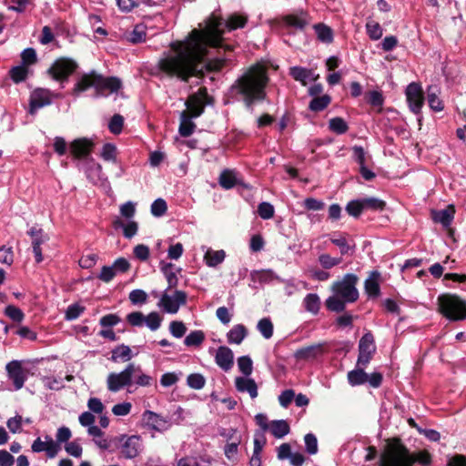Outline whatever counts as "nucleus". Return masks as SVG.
<instances>
[{
  "mask_svg": "<svg viewBox=\"0 0 466 466\" xmlns=\"http://www.w3.org/2000/svg\"><path fill=\"white\" fill-rule=\"evenodd\" d=\"M366 31L369 35V37L371 40H379L383 34V30L380 26V25L374 21V20H369L366 23Z\"/></svg>",
  "mask_w": 466,
  "mask_h": 466,
  "instance_id": "a18cd8bd",
  "label": "nucleus"
},
{
  "mask_svg": "<svg viewBox=\"0 0 466 466\" xmlns=\"http://www.w3.org/2000/svg\"><path fill=\"white\" fill-rule=\"evenodd\" d=\"M79 67L77 62L73 58L61 56L54 61L47 69V75L55 81L61 84L67 82Z\"/></svg>",
  "mask_w": 466,
  "mask_h": 466,
  "instance_id": "423d86ee",
  "label": "nucleus"
},
{
  "mask_svg": "<svg viewBox=\"0 0 466 466\" xmlns=\"http://www.w3.org/2000/svg\"><path fill=\"white\" fill-rule=\"evenodd\" d=\"M142 419L147 426L157 431H165L169 426L167 419L151 410H146L142 415Z\"/></svg>",
  "mask_w": 466,
  "mask_h": 466,
  "instance_id": "6ab92c4d",
  "label": "nucleus"
},
{
  "mask_svg": "<svg viewBox=\"0 0 466 466\" xmlns=\"http://www.w3.org/2000/svg\"><path fill=\"white\" fill-rule=\"evenodd\" d=\"M380 273L372 271L370 277L365 280L364 289L369 297L377 298L380 294V288L379 284Z\"/></svg>",
  "mask_w": 466,
  "mask_h": 466,
  "instance_id": "a878e982",
  "label": "nucleus"
},
{
  "mask_svg": "<svg viewBox=\"0 0 466 466\" xmlns=\"http://www.w3.org/2000/svg\"><path fill=\"white\" fill-rule=\"evenodd\" d=\"M358 281L359 278L355 274L348 273L341 280L335 281L331 289L335 295L353 303L359 299V291L356 288Z\"/></svg>",
  "mask_w": 466,
  "mask_h": 466,
  "instance_id": "0eeeda50",
  "label": "nucleus"
},
{
  "mask_svg": "<svg viewBox=\"0 0 466 466\" xmlns=\"http://www.w3.org/2000/svg\"><path fill=\"white\" fill-rule=\"evenodd\" d=\"M101 157L106 161H116V147L111 143H106L103 146Z\"/></svg>",
  "mask_w": 466,
  "mask_h": 466,
  "instance_id": "338daca9",
  "label": "nucleus"
},
{
  "mask_svg": "<svg viewBox=\"0 0 466 466\" xmlns=\"http://www.w3.org/2000/svg\"><path fill=\"white\" fill-rule=\"evenodd\" d=\"M238 366L239 370L245 375L249 376L253 370V362L250 357L241 356L238 359Z\"/></svg>",
  "mask_w": 466,
  "mask_h": 466,
  "instance_id": "13d9d810",
  "label": "nucleus"
},
{
  "mask_svg": "<svg viewBox=\"0 0 466 466\" xmlns=\"http://www.w3.org/2000/svg\"><path fill=\"white\" fill-rule=\"evenodd\" d=\"M305 446H306V451L310 454L314 455L318 452V440L317 437L313 433H308L304 437Z\"/></svg>",
  "mask_w": 466,
  "mask_h": 466,
  "instance_id": "052dcab7",
  "label": "nucleus"
},
{
  "mask_svg": "<svg viewBox=\"0 0 466 466\" xmlns=\"http://www.w3.org/2000/svg\"><path fill=\"white\" fill-rule=\"evenodd\" d=\"M365 368L357 367L348 372V381L351 386H359L367 382L368 374L364 370Z\"/></svg>",
  "mask_w": 466,
  "mask_h": 466,
  "instance_id": "473e14b6",
  "label": "nucleus"
},
{
  "mask_svg": "<svg viewBox=\"0 0 466 466\" xmlns=\"http://www.w3.org/2000/svg\"><path fill=\"white\" fill-rule=\"evenodd\" d=\"M406 97L410 109L419 114L424 104L423 91L420 84L412 82L406 88Z\"/></svg>",
  "mask_w": 466,
  "mask_h": 466,
  "instance_id": "ddd939ff",
  "label": "nucleus"
},
{
  "mask_svg": "<svg viewBox=\"0 0 466 466\" xmlns=\"http://www.w3.org/2000/svg\"><path fill=\"white\" fill-rule=\"evenodd\" d=\"M111 354L110 360L113 362H118L119 360L126 362L130 360L133 357L130 348L125 344L116 346L112 350Z\"/></svg>",
  "mask_w": 466,
  "mask_h": 466,
  "instance_id": "7c9ffc66",
  "label": "nucleus"
},
{
  "mask_svg": "<svg viewBox=\"0 0 466 466\" xmlns=\"http://www.w3.org/2000/svg\"><path fill=\"white\" fill-rule=\"evenodd\" d=\"M47 240L48 237L35 238L32 240V248L36 263H41L44 259L42 255L41 245L46 242Z\"/></svg>",
  "mask_w": 466,
  "mask_h": 466,
  "instance_id": "e2e57ef3",
  "label": "nucleus"
},
{
  "mask_svg": "<svg viewBox=\"0 0 466 466\" xmlns=\"http://www.w3.org/2000/svg\"><path fill=\"white\" fill-rule=\"evenodd\" d=\"M224 20L214 14L205 21L204 28H194L184 40H177L169 45L173 54L157 62V69L164 76L187 83L191 77L203 78V68L199 66L208 56V48H224L233 51L234 46L224 45Z\"/></svg>",
  "mask_w": 466,
  "mask_h": 466,
  "instance_id": "f257e3e1",
  "label": "nucleus"
},
{
  "mask_svg": "<svg viewBox=\"0 0 466 466\" xmlns=\"http://www.w3.org/2000/svg\"><path fill=\"white\" fill-rule=\"evenodd\" d=\"M188 114L186 112L180 113V123L178 127V133L183 137H188L191 136L196 128V124L192 121V118L190 116H187Z\"/></svg>",
  "mask_w": 466,
  "mask_h": 466,
  "instance_id": "c85d7f7f",
  "label": "nucleus"
},
{
  "mask_svg": "<svg viewBox=\"0 0 466 466\" xmlns=\"http://www.w3.org/2000/svg\"><path fill=\"white\" fill-rule=\"evenodd\" d=\"M313 28L319 41L324 44H331L333 42L334 33L331 27L323 23H318L313 25Z\"/></svg>",
  "mask_w": 466,
  "mask_h": 466,
  "instance_id": "c756f323",
  "label": "nucleus"
},
{
  "mask_svg": "<svg viewBox=\"0 0 466 466\" xmlns=\"http://www.w3.org/2000/svg\"><path fill=\"white\" fill-rule=\"evenodd\" d=\"M173 268L172 263H167L162 267V271L166 276L168 287L167 289H172L174 288H177L178 284V279L175 272H173L171 269Z\"/></svg>",
  "mask_w": 466,
  "mask_h": 466,
  "instance_id": "09e8293b",
  "label": "nucleus"
},
{
  "mask_svg": "<svg viewBox=\"0 0 466 466\" xmlns=\"http://www.w3.org/2000/svg\"><path fill=\"white\" fill-rule=\"evenodd\" d=\"M169 330L175 338H182L186 331L187 327L182 321L173 320L169 324Z\"/></svg>",
  "mask_w": 466,
  "mask_h": 466,
  "instance_id": "774afa93",
  "label": "nucleus"
},
{
  "mask_svg": "<svg viewBox=\"0 0 466 466\" xmlns=\"http://www.w3.org/2000/svg\"><path fill=\"white\" fill-rule=\"evenodd\" d=\"M226 66V59L224 58H212L207 59L199 66L200 68H203V73L205 71L209 73H217L219 72Z\"/></svg>",
  "mask_w": 466,
  "mask_h": 466,
  "instance_id": "f704fd0d",
  "label": "nucleus"
},
{
  "mask_svg": "<svg viewBox=\"0 0 466 466\" xmlns=\"http://www.w3.org/2000/svg\"><path fill=\"white\" fill-rule=\"evenodd\" d=\"M269 430L271 434L278 439L283 438L290 431L289 423L284 420H272Z\"/></svg>",
  "mask_w": 466,
  "mask_h": 466,
  "instance_id": "72a5a7b5",
  "label": "nucleus"
},
{
  "mask_svg": "<svg viewBox=\"0 0 466 466\" xmlns=\"http://www.w3.org/2000/svg\"><path fill=\"white\" fill-rule=\"evenodd\" d=\"M205 339V333L202 330L191 331L184 339V343L187 347H198Z\"/></svg>",
  "mask_w": 466,
  "mask_h": 466,
  "instance_id": "37998d69",
  "label": "nucleus"
},
{
  "mask_svg": "<svg viewBox=\"0 0 466 466\" xmlns=\"http://www.w3.org/2000/svg\"><path fill=\"white\" fill-rule=\"evenodd\" d=\"M363 210L370 209L372 211H382L385 209L387 204L384 200L377 198H361Z\"/></svg>",
  "mask_w": 466,
  "mask_h": 466,
  "instance_id": "a19ab883",
  "label": "nucleus"
},
{
  "mask_svg": "<svg viewBox=\"0 0 466 466\" xmlns=\"http://www.w3.org/2000/svg\"><path fill=\"white\" fill-rule=\"evenodd\" d=\"M437 86H429L427 89V100L429 106L434 111H441L444 107L443 102L438 97Z\"/></svg>",
  "mask_w": 466,
  "mask_h": 466,
  "instance_id": "c9c22d12",
  "label": "nucleus"
},
{
  "mask_svg": "<svg viewBox=\"0 0 466 466\" xmlns=\"http://www.w3.org/2000/svg\"><path fill=\"white\" fill-rule=\"evenodd\" d=\"M345 209L350 216L355 218H359L363 212V205L361 199H354L348 202Z\"/></svg>",
  "mask_w": 466,
  "mask_h": 466,
  "instance_id": "603ef678",
  "label": "nucleus"
},
{
  "mask_svg": "<svg viewBox=\"0 0 466 466\" xmlns=\"http://www.w3.org/2000/svg\"><path fill=\"white\" fill-rule=\"evenodd\" d=\"M215 360L217 365L223 370H229L234 364V355L232 350L226 346L218 347Z\"/></svg>",
  "mask_w": 466,
  "mask_h": 466,
  "instance_id": "aec40b11",
  "label": "nucleus"
},
{
  "mask_svg": "<svg viewBox=\"0 0 466 466\" xmlns=\"http://www.w3.org/2000/svg\"><path fill=\"white\" fill-rule=\"evenodd\" d=\"M226 253L224 250H208L204 256V259L206 261V264L208 267L215 268L220 263L223 262L225 259Z\"/></svg>",
  "mask_w": 466,
  "mask_h": 466,
  "instance_id": "4c0bfd02",
  "label": "nucleus"
},
{
  "mask_svg": "<svg viewBox=\"0 0 466 466\" xmlns=\"http://www.w3.org/2000/svg\"><path fill=\"white\" fill-rule=\"evenodd\" d=\"M124 126V117L119 115H114L108 124V129L112 134L118 135L122 132Z\"/></svg>",
  "mask_w": 466,
  "mask_h": 466,
  "instance_id": "5fc2aeb1",
  "label": "nucleus"
},
{
  "mask_svg": "<svg viewBox=\"0 0 466 466\" xmlns=\"http://www.w3.org/2000/svg\"><path fill=\"white\" fill-rule=\"evenodd\" d=\"M281 20L285 27H291L299 31H303L309 25L307 15L305 13H301L300 15H284Z\"/></svg>",
  "mask_w": 466,
  "mask_h": 466,
  "instance_id": "4be33fe9",
  "label": "nucleus"
},
{
  "mask_svg": "<svg viewBox=\"0 0 466 466\" xmlns=\"http://www.w3.org/2000/svg\"><path fill=\"white\" fill-rule=\"evenodd\" d=\"M187 294L183 290H175L174 295L168 296L163 294L159 305L163 307L164 310L170 314H175L178 311L180 306L187 304Z\"/></svg>",
  "mask_w": 466,
  "mask_h": 466,
  "instance_id": "f8f14e48",
  "label": "nucleus"
},
{
  "mask_svg": "<svg viewBox=\"0 0 466 466\" xmlns=\"http://www.w3.org/2000/svg\"><path fill=\"white\" fill-rule=\"evenodd\" d=\"M416 462L429 466L432 462V456L427 450L411 453L399 437L387 441L386 448L380 455V466H413Z\"/></svg>",
  "mask_w": 466,
  "mask_h": 466,
  "instance_id": "7ed1b4c3",
  "label": "nucleus"
},
{
  "mask_svg": "<svg viewBox=\"0 0 466 466\" xmlns=\"http://www.w3.org/2000/svg\"><path fill=\"white\" fill-rule=\"evenodd\" d=\"M248 17L245 14L233 13L229 15L224 22L225 30L233 31L238 28H244L248 23Z\"/></svg>",
  "mask_w": 466,
  "mask_h": 466,
  "instance_id": "b1692460",
  "label": "nucleus"
},
{
  "mask_svg": "<svg viewBox=\"0 0 466 466\" xmlns=\"http://www.w3.org/2000/svg\"><path fill=\"white\" fill-rule=\"evenodd\" d=\"M86 308L78 303H74L68 306L65 318L66 320L76 319L84 311Z\"/></svg>",
  "mask_w": 466,
  "mask_h": 466,
  "instance_id": "4d7b16f0",
  "label": "nucleus"
},
{
  "mask_svg": "<svg viewBox=\"0 0 466 466\" xmlns=\"http://www.w3.org/2000/svg\"><path fill=\"white\" fill-rule=\"evenodd\" d=\"M112 227L115 229L123 228V235L127 238H132L138 230L137 222L131 220L127 224H125L122 219L116 217L112 221Z\"/></svg>",
  "mask_w": 466,
  "mask_h": 466,
  "instance_id": "393cba45",
  "label": "nucleus"
},
{
  "mask_svg": "<svg viewBox=\"0 0 466 466\" xmlns=\"http://www.w3.org/2000/svg\"><path fill=\"white\" fill-rule=\"evenodd\" d=\"M319 262L325 269H329L342 262L341 258H332L329 254L323 253L319 256Z\"/></svg>",
  "mask_w": 466,
  "mask_h": 466,
  "instance_id": "864d4df0",
  "label": "nucleus"
},
{
  "mask_svg": "<svg viewBox=\"0 0 466 466\" xmlns=\"http://www.w3.org/2000/svg\"><path fill=\"white\" fill-rule=\"evenodd\" d=\"M206 380L200 373H191L187 378V384L194 390H201L204 388Z\"/></svg>",
  "mask_w": 466,
  "mask_h": 466,
  "instance_id": "8fccbe9b",
  "label": "nucleus"
},
{
  "mask_svg": "<svg viewBox=\"0 0 466 466\" xmlns=\"http://www.w3.org/2000/svg\"><path fill=\"white\" fill-rule=\"evenodd\" d=\"M304 307L307 311L316 315L319 311L320 308V299L319 297L316 293L308 294L304 300Z\"/></svg>",
  "mask_w": 466,
  "mask_h": 466,
  "instance_id": "58836bf2",
  "label": "nucleus"
},
{
  "mask_svg": "<svg viewBox=\"0 0 466 466\" xmlns=\"http://www.w3.org/2000/svg\"><path fill=\"white\" fill-rule=\"evenodd\" d=\"M51 92L48 89L36 88L30 96L29 114L34 115L38 108L52 103Z\"/></svg>",
  "mask_w": 466,
  "mask_h": 466,
  "instance_id": "2eb2a0df",
  "label": "nucleus"
},
{
  "mask_svg": "<svg viewBox=\"0 0 466 466\" xmlns=\"http://www.w3.org/2000/svg\"><path fill=\"white\" fill-rule=\"evenodd\" d=\"M162 322V318L158 312H150L147 317L145 316L144 323L151 329L157 330Z\"/></svg>",
  "mask_w": 466,
  "mask_h": 466,
  "instance_id": "6e6d98bb",
  "label": "nucleus"
},
{
  "mask_svg": "<svg viewBox=\"0 0 466 466\" xmlns=\"http://www.w3.org/2000/svg\"><path fill=\"white\" fill-rule=\"evenodd\" d=\"M141 372L140 366H136L134 363H129L124 370L119 373L112 372L107 376V389L112 392H117L125 387L132 385V379L137 374Z\"/></svg>",
  "mask_w": 466,
  "mask_h": 466,
  "instance_id": "6e6552de",
  "label": "nucleus"
},
{
  "mask_svg": "<svg viewBox=\"0 0 466 466\" xmlns=\"http://www.w3.org/2000/svg\"><path fill=\"white\" fill-rule=\"evenodd\" d=\"M70 153L76 159L85 158L93 150L94 143L88 138H76L70 144Z\"/></svg>",
  "mask_w": 466,
  "mask_h": 466,
  "instance_id": "a211bd4d",
  "label": "nucleus"
},
{
  "mask_svg": "<svg viewBox=\"0 0 466 466\" xmlns=\"http://www.w3.org/2000/svg\"><path fill=\"white\" fill-rule=\"evenodd\" d=\"M455 212L454 205L451 204L444 209L431 210V218L435 223H440L443 228H449V234L451 236L453 234V230L450 228V226L454 219Z\"/></svg>",
  "mask_w": 466,
  "mask_h": 466,
  "instance_id": "dca6fc26",
  "label": "nucleus"
},
{
  "mask_svg": "<svg viewBox=\"0 0 466 466\" xmlns=\"http://www.w3.org/2000/svg\"><path fill=\"white\" fill-rule=\"evenodd\" d=\"M349 303L344 299L335 296L329 297L325 301L326 308L333 312H343L346 309V304Z\"/></svg>",
  "mask_w": 466,
  "mask_h": 466,
  "instance_id": "e433bc0d",
  "label": "nucleus"
},
{
  "mask_svg": "<svg viewBox=\"0 0 466 466\" xmlns=\"http://www.w3.org/2000/svg\"><path fill=\"white\" fill-rule=\"evenodd\" d=\"M9 75L11 79L15 83H21L25 81L28 75V68L23 65L14 66L10 69Z\"/></svg>",
  "mask_w": 466,
  "mask_h": 466,
  "instance_id": "c03bdc74",
  "label": "nucleus"
},
{
  "mask_svg": "<svg viewBox=\"0 0 466 466\" xmlns=\"http://www.w3.org/2000/svg\"><path fill=\"white\" fill-rule=\"evenodd\" d=\"M204 98H208V90L205 86L200 87L198 93H194L187 97L185 103L187 109L182 112L187 113V116H190L193 118L200 116L205 111V103L203 102Z\"/></svg>",
  "mask_w": 466,
  "mask_h": 466,
  "instance_id": "9d476101",
  "label": "nucleus"
},
{
  "mask_svg": "<svg viewBox=\"0 0 466 466\" xmlns=\"http://www.w3.org/2000/svg\"><path fill=\"white\" fill-rule=\"evenodd\" d=\"M21 59H22L23 66H25L26 67L28 66L35 64L37 61L35 50L31 47L25 48L21 53Z\"/></svg>",
  "mask_w": 466,
  "mask_h": 466,
  "instance_id": "680f3d73",
  "label": "nucleus"
},
{
  "mask_svg": "<svg viewBox=\"0 0 466 466\" xmlns=\"http://www.w3.org/2000/svg\"><path fill=\"white\" fill-rule=\"evenodd\" d=\"M122 86L119 78L116 76L105 77L96 71L92 70L89 73L82 74L76 80L71 95L79 96L82 93L90 88H94L97 96H104L106 91L111 93L117 92Z\"/></svg>",
  "mask_w": 466,
  "mask_h": 466,
  "instance_id": "20e7f679",
  "label": "nucleus"
},
{
  "mask_svg": "<svg viewBox=\"0 0 466 466\" xmlns=\"http://www.w3.org/2000/svg\"><path fill=\"white\" fill-rule=\"evenodd\" d=\"M290 76L296 80L306 85V80L310 76V70L300 66H293L290 68Z\"/></svg>",
  "mask_w": 466,
  "mask_h": 466,
  "instance_id": "3c124183",
  "label": "nucleus"
},
{
  "mask_svg": "<svg viewBox=\"0 0 466 466\" xmlns=\"http://www.w3.org/2000/svg\"><path fill=\"white\" fill-rule=\"evenodd\" d=\"M330 242L339 247L342 256L349 254L350 251H351V254L354 252L355 245H350L349 243L345 233H335L333 237L330 238Z\"/></svg>",
  "mask_w": 466,
  "mask_h": 466,
  "instance_id": "cd10ccee",
  "label": "nucleus"
},
{
  "mask_svg": "<svg viewBox=\"0 0 466 466\" xmlns=\"http://www.w3.org/2000/svg\"><path fill=\"white\" fill-rule=\"evenodd\" d=\"M322 354V344H314L298 349L294 353V357L297 360H313Z\"/></svg>",
  "mask_w": 466,
  "mask_h": 466,
  "instance_id": "412c9836",
  "label": "nucleus"
},
{
  "mask_svg": "<svg viewBox=\"0 0 466 466\" xmlns=\"http://www.w3.org/2000/svg\"><path fill=\"white\" fill-rule=\"evenodd\" d=\"M167 210V202L163 198L156 199L151 205V213L155 217L163 216Z\"/></svg>",
  "mask_w": 466,
  "mask_h": 466,
  "instance_id": "69168bd1",
  "label": "nucleus"
},
{
  "mask_svg": "<svg viewBox=\"0 0 466 466\" xmlns=\"http://www.w3.org/2000/svg\"><path fill=\"white\" fill-rule=\"evenodd\" d=\"M219 184L226 189H230L237 184V178L233 171L224 170L219 176Z\"/></svg>",
  "mask_w": 466,
  "mask_h": 466,
  "instance_id": "49530a36",
  "label": "nucleus"
},
{
  "mask_svg": "<svg viewBox=\"0 0 466 466\" xmlns=\"http://www.w3.org/2000/svg\"><path fill=\"white\" fill-rule=\"evenodd\" d=\"M376 351L374 337L371 332L365 333L359 342L357 367L366 368Z\"/></svg>",
  "mask_w": 466,
  "mask_h": 466,
  "instance_id": "1a4fd4ad",
  "label": "nucleus"
},
{
  "mask_svg": "<svg viewBox=\"0 0 466 466\" xmlns=\"http://www.w3.org/2000/svg\"><path fill=\"white\" fill-rule=\"evenodd\" d=\"M257 328L265 339H268L272 337L274 328H273V323L269 318L261 319L258 322Z\"/></svg>",
  "mask_w": 466,
  "mask_h": 466,
  "instance_id": "de8ad7c7",
  "label": "nucleus"
},
{
  "mask_svg": "<svg viewBox=\"0 0 466 466\" xmlns=\"http://www.w3.org/2000/svg\"><path fill=\"white\" fill-rule=\"evenodd\" d=\"M46 441H42L39 437L36 438L31 446L32 451L37 453L46 451L48 458H55L60 450V445L49 436H46Z\"/></svg>",
  "mask_w": 466,
  "mask_h": 466,
  "instance_id": "f3484780",
  "label": "nucleus"
},
{
  "mask_svg": "<svg viewBox=\"0 0 466 466\" xmlns=\"http://www.w3.org/2000/svg\"><path fill=\"white\" fill-rule=\"evenodd\" d=\"M274 212V207L268 202H261L258 207V214L263 219L272 218Z\"/></svg>",
  "mask_w": 466,
  "mask_h": 466,
  "instance_id": "0e129e2a",
  "label": "nucleus"
},
{
  "mask_svg": "<svg viewBox=\"0 0 466 466\" xmlns=\"http://www.w3.org/2000/svg\"><path fill=\"white\" fill-rule=\"evenodd\" d=\"M248 329L243 324L235 325L227 334L229 343L240 344L247 337Z\"/></svg>",
  "mask_w": 466,
  "mask_h": 466,
  "instance_id": "2f4dec72",
  "label": "nucleus"
},
{
  "mask_svg": "<svg viewBox=\"0 0 466 466\" xmlns=\"http://www.w3.org/2000/svg\"><path fill=\"white\" fill-rule=\"evenodd\" d=\"M5 314L15 322H21L25 318L24 312L18 307L14 305H8L5 309Z\"/></svg>",
  "mask_w": 466,
  "mask_h": 466,
  "instance_id": "bf43d9fd",
  "label": "nucleus"
},
{
  "mask_svg": "<svg viewBox=\"0 0 466 466\" xmlns=\"http://www.w3.org/2000/svg\"><path fill=\"white\" fill-rule=\"evenodd\" d=\"M438 311L451 321L466 319V300L452 293L441 294L437 299Z\"/></svg>",
  "mask_w": 466,
  "mask_h": 466,
  "instance_id": "39448f33",
  "label": "nucleus"
},
{
  "mask_svg": "<svg viewBox=\"0 0 466 466\" xmlns=\"http://www.w3.org/2000/svg\"><path fill=\"white\" fill-rule=\"evenodd\" d=\"M121 453L126 459H134L139 455L143 450V441L139 435H120L118 441L122 442Z\"/></svg>",
  "mask_w": 466,
  "mask_h": 466,
  "instance_id": "9b49d317",
  "label": "nucleus"
},
{
  "mask_svg": "<svg viewBox=\"0 0 466 466\" xmlns=\"http://www.w3.org/2000/svg\"><path fill=\"white\" fill-rule=\"evenodd\" d=\"M269 82L267 68L254 64L243 70L228 90V95L234 101L242 102L247 108L267 98V86Z\"/></svg>",
  "mask_w": 466,
  "mask_h": 466,
  "instance_id": "f03ea898",
  "label": "nucleus"
},
{
  "mask_svg": "<svg viewBox=\"0 0 466 466\" xmlns=\"http://www.w3.org/2000/svg\"><path fill=\"white\" fill-rule=\"evenodd\" d=\"M329 128L337 135H342L349 130V126L342 117L336 116L329 119Z\"/></svg>",
  "mask_w": 466,
  "mask_h": 466,
  "instance_id": "79ce46f5",
  "label": "nucleus"
},
{
  "mask_svg": "<svg viewBox=\"0 0 466 466\" xmlns=\"http://www.w3.org/2000/svg\"><path fill=\"white\" fill-rule=\"evenodd\" d=\"M250 279L251 281L258 282L259 284H268L275 279L279 280V278L272 269H261L251 271Z\"/></svg>",
  "mask_w": 466,
  "mask_h": 466,
  "instance_id": "bb28decb",
  "label": "nucleus"
},
{
  "mask_svg": "<svg viewBox=\"0 0 466 466\" xmlns=\"http://www.w3.org/2000/svg\"><path fill=\"white\" fill-rule=\"evenodd\" d=\"M235 386L239 392H248L251 399L258 396V386L253 379L237 377Z\"/></svg>",
  "mask_w": 466,
  "mask_h": 466,
  "instance_id": "5701e85b",
  "label": "nucleus"
},
{
  "mask_svg": "<svg viewBox=\"0 0 466 466\" xmlns=\"http://www.w3.org/2000/svg\"><path fill=\"white\" fill-rule=\"evenodd\" d=\"M330 102L331 97L329 95L317 96L309 102V108L313 112H320L328 107Z\"/></svg>",
  "mask_w": 466,
  "mask_h": 466,
  "instance_id": "ea45409f",
  "label": "nucleus"
},
{
  "mask_svg": "<svg viewBox=\"0 0 466 466\" xmlns=\"http://www.w3.org/2000/svg\"><path fill=\"white\" fill-rule=\"evenodd\" d=\"M8 378L13 381L16 390L23 388L26 376L22 364L18 360H12L5 367Z\"/></svg>",
  "mask_w": 466,
  "mask_h": 466,
  "instance_id": "4468645a",
  "label": "nucleus"
}]
</instances>
